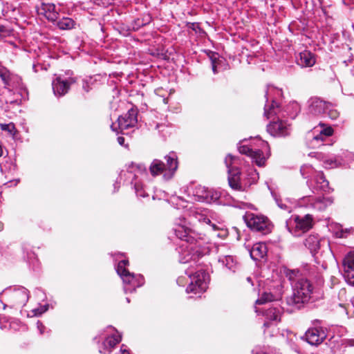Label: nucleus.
Returning a JSON list of instances; mask_svg holds the SVG:
<instances>
[{
  "mask_svg": "<svg viewBox=\"0 0 354 354\" xmlns=\"http://www.w3.org/2000/svg\"><path fill=\"white\" fill-rule=\"evenodd\" d=\"M322 289H292V293L286 297L287 304L291 310L301 308L304 304L322 298Z\"/></svg>",
  "mask_w": 354,
  "mask_h": 354,
  "instance_id": "obj_1",
  "label": "nucleus"
},
{
  "mask_svg": "<svg viewBox=\"0 0 354 354\" xmlns=\"http://www.w3.org/2000/svg\"><path fill=\"white\" fill-rule=\"evenodd\" d=\"M167 164L162 160L154 159L149 166V171L153 176L163 174V177L169 180L171 178L178 168L177 156L174 153H170L165 157Z\"/></svg>",
  "mask_w": 354,
  "mask_h": 354,
  "instance_id": "obj_2",
  "label": "nucleus"
},
{
  "mask_svg": "<svg viewBox=\"0 0 354 354\" xmlns=\"http://www.w3.org/2000/svg\"><path fill=\"white\" fill-rule=\"evenodd\" d=\"M247 226L253 231L268 234L271 232V223L269 219L263 215H258L247 212L243 216Z\"/></svg>",
  "mask_w": 354,
  "mask_h": 354,
  "instance_id": "obj_3",
  "label": "nucleus"
},
{
  "mask_svg": "<svg viewBox=\"0 0 354 354\" xmlns=\"http://www.w3.org/2000/svg\"><path fill=\"white\" fill-rule=\"evenodd\" d=\"M313 218L310 214L304 216H295L294 217V226H291V221L286 223L288 231L295 236L308 231L313 227Z\"/></svg>",
  "mask_w": 354,
  "mask_h": 354,
  "instance_id": "obj_4",
  "label": "nucleus"
},
{
  "mask_svg": "<svg viewBox=\"0 0 354 354\" xmlns=\"http://www.w3.org/2000/svg\"><path fill=\"white\" fill-rule=\"evenodd\" d=\"M128 261L122 260L119 261L117 266V272L120 276L124 283L127 285H131L134 288L140 287L144 285L145 279L142 276H136L126 269Z\"/></svg>",
  "mask_w": 354,
  "mask_h": 354,
  "instance_id": "obj_5",
  "label": "nucleus"
},
{
  "mask_svg": "<svg viewBox=\"0 0 354 354\" xmlns=\"http://www.w3.org/2000/svg\"><path fill=\"white\" fill-rule=\"evenodd\" d=\"M283 274L288 279L292 288H311L313 284L305 275L297 269H288L285 268Z\"/></svg>",
  "mask_w": 354,
  "mask_h": 354,
  "instance_id": "obj_6",
  "label": "nucleus"
},
{
  "mask_svg": "<svg viewBox=\"0 0 354 354\" xmlns=\"http://www.w3.org/2000/svg\"><path fill=\"white\" fill-rule=\"evenodd\" d=\"M137 111L131 109L124 115L120 116L118 119V127L115 124L111 126L113 131H117L119 129L121 131L128 129L130 127H134L137 122Z\"/></svg>",
  "mask_w": 354,
  "mask_h": 354,
  "instance_id": "obj_7",
  "label": "nucleus"
},
{
  "mask_svg": "<svg viewBox=\"0 0 354 354\" xmlns=\"http://www.w3.org/2000/svg\"><path fill=\"white\" fill-rule=\"evenodd\" d=\"M109 329L110 335H108L100 347L99 351L102 354H110L115 346L122 339L121 335L114 328L109 327Z\"/></svg>",
  "mask_w": 354,
  "mask_h": 354,
  "instance_id": "obj_8",
  "label": "nucleus"
},
{
  "mask_svg": "<svg viewBox=\"0 0 354 354\" xmlns=\"http://www.w3.org/2000/svg\"><path fill=\"white\" fill-rule=\"evenodd\" d=\"M267 131L273 136H286L290 133V125L286 121L278 119L267 126Z\"/></svg>",
  "mask_w": 354,
  "mask_h": 354,
  "instance_id": "obj_9",
  "label": "nucleus"
},
{
  "mask_svg": "<svg viewBox=\"0 0 354 354\" xmlns=\"http://www.w3.org/2000/svg\"><path fill=\"white\" fill-rule=\"evenodd\" d=\"M342 266L348 283L354 286V248L345 256Z\"/></svg>",
  "mask_w": 354,
  "mask_h": 354,
  "instance_id": "obj_10",
  "label": "nucleus"
},
{
  "mask_svg": "<svg viewBox=\"0 0 354 354\" xmlns=\"http://www.w3.org/2000/svg\"><path fill=\"white\" fill-rule=\"evenodd\" d=\"M190 285L196 288H207L210 283V275L205 270H199L189 275Z\"/></svg>",
  "mask_w": 354,
  "mask_h": 354,
  "instance_id": "obj_11",
  "label": "nucleus"
},
{
  "mask_svg": "<svg viewBox=\"0 0 354 354\" xmlns=\"http://www.w3.org/2000/svg\"><path fill=\"white\" fill-rule=\"evenodd\" d=\"M326 337V335L324 330L320 328H310L305 334V338L307 342L315 346L320 344Z\"/></svg>",
  "mask_w": 354,
  "mask_h": 354,
  "instance_id": "obj_12",
  "label": "nucleus"
},
{
  "mask_svg": "<svg viewBox=\"0 0 354 354\" xmlns=\"http://www.w3.org/2000/svg\"><path fill=\"white\" fill-rule=\"evenodd\" d=\"M196 194L203 201L209 203L217 201L221 196L218 192L202 186L196 189Z\"/></svg>",
  "mask_w": 354,
  "mask_h": 354,
  "instance_id": "obj_13",
  "label": "nucleus"
},
{
  "mask_svg": "<svg viewBox=\"0 0 354 354\" xmlns=\"http://www.w3.org/2000/svg\"><path fill=\"white\" fill-rule=\"evenodd\" d=\"M37 12L39 15L43 16L48 21H55L58 17V12L55 11V6L53 3H41L37 8Z\"/></svg>",
  "mask_w": 354,
  "mask_h": 354,
  "instance_id": "obj_14",
  "label": "nucleus"
},
{
  "mask_svg": "<svg viewBox=\"0 0 354 354\" xmlns=\"http://www.w3.org/2000/svg\"><path fill=\"white\" fill-rule=\"evenodd\" d=\"M74 82L72 78L63 80L61 77H57L52 83L54 93L59 96L65 95L68 91L71 84Z\"/></svg>",
  "mask_w": 354,
  "mask_h": 354,
  "instance_id": "obj_15",
  "label": "nucleus"
},
{
  "mask_svg": "<svg viewBox=\"0 0 354 354\" xmlns=\"http://www.w3.org/2000/svg\"><path fill=\"white\" fill-rule=\"evenodd\" d=\"M309 111L314 115H321L326 113L328 102L318 97H312L309 101Z\"/></svg>",
  "mask_w": 354,
  "mask_h": 354,
  "instance_id": "obj_16",
  "label": "nucleus"
},
{
  "mask_svg": "<svg viewBox=\"0 0 354 354\" xmlns=\"http://www.w3.org/2000/svg\"><path fill=\"white\" fill-rule=\"evenodd\" d=\"M176 236L180 240L189 243L194 242V238L192 236V230L183 225H177L174 229Z\"/></svg>",
  "mask_w": 354,
  "mask_h": 354,
  "instance_id": "obj_17",
  "label": "nucleus"
},
{
  "mask_svg": "<svg viewBox=\"0 0 354 354\" xmlns=\"http://www.w3.org/2000/svg\"><path fill=\"white\" fill-rule=\"evenodd\" d=\"M316 62L315 55L308 50H304L299 53V59L297 63L302 67L313 66Z\"/></svg>",
  "mask_w": 354,
  "mask_h": 354,
  "instance_id": "obj_18",
  "label": "nucleus"
},
{
  "mask_svg": "<svg viewBox=\"0 0 354 354\" xmlns=\"http://www.w3.org/2000/svg\"><path fill=\"white\" fill-rule=\"evenodd\" d=\"M267 246L263 243H257L250 250V256L254 260H260L267 254Z\"/></svg>",
  "mask_w": 354,
  "mask_h": 354,
  "instance_id": "obj_19",
  "label": "nucleus"
},
{
  "mask_svg": "<svg viewBox=\"0 0 354 354\" xmlns=\"http://www.w3.org/2000/svg\"><path fill=\"white\" fill-rule=\"evenodd\" d=\"M304 245L311 253L317 252L320 247V239L317 234H310L305 239Z\"/></svg>",
  "mask_w": 354,
  "mask_h": 354,
  "instance_id": "obj_20",
  "label": "nucleus"
},
{
  "mask_svg": "<svg viewBox=\"0 0 354 354\" xmlns=\"http://www.w3.org/2000/svg\"><path fill=\"white\" fill-rule=\"evenodd\" d=\"M219 261L224 264L230 270L235 272L239 270V265L232 256H225L219 259Z\"/></svg>",
  "mask_w": 354,
  "mask_h": 354,
  "instance_id": "obj_21",
  "label": "nucleus"
},
{
  "mask_svg": "<svg viewBox=\"0 0 354 354\" xmlns=\"http://www.w3.org/2000/svg\"><path fill=\"white\" fill-rule=\"evenodd\" d=\"M259 297L256 301L257 304H263L266 302L272 301L277 300L279 298V296H275L271 293L270 289L263 291L262 292H259Z\"/></svg>",
  "mask_w": 354,
  "mask_h": 354,
  "instance_id": "obj_22",
  "label": "nucleus"
},
{
  "mask_svg": "<svg viewBox=\"0 0 354 354\" xmlns=\"http://www.w3.org/2000/svg\"><path fill=\"white\" fill-rule=\"evenodd\" d=\"M0 78L1 79L5 88L12 86V80L13 75L6 69H0Z\"/></svg>",
  "mask_w": 354,
  "mask_h": 354,
  "instance_id": "obj_23",
  "label": "nucleus"
},
{
  "mask_svg": "<svg viewBox=\"0 0 354 354\" xmlns=\"http://www.w3.org/2000/svg\"><path fill=\"white\" fill-rule=\"evenodd\" d=\"M57 27L61 30H71L74 28L75 21L68 17H63L57 23Z\"/></svg>",
  "mask_w": 354,
  "mask_h": 354,
  "instance_id": "obj_24",
  "label": "nucleus"
},
{
  "mask_svg": "<svg viewBox=\"0 0 354 354\" xmlns=\"http://www.w3.org/2000/svg\"><path fill=\"white\" fill-rule=\"evenodd\" d=\"M228 183L230 187L236 191H243V187L240 183L239 177L236 175L230 176Z\"/></svg>",
  "mask_w": 354,
  "mask_h": 354,
  "instance_id": "obj_25",
  "label": "nucleus"
},
{
  "mask_svg": "<svg viewBox=\"0 0 354 354\" xmlns=\"http://www.w3.org/2000/svg\"><path fill=\"white\" fill-rule=\"evenodd\" d=\"M333 133V129L330 127H325L322 129L319 133L314 137L315 140L324 141L326 138L331 136Z\"/></svg>",
  "mask_w": 354,
  "mask_h": 354,
  "instance_id": "obj_26",
  "label": "nucleus"
},
{
  "mask_svg": "<svg viewBox=\"0 0 354 354\" xmlns=\"http://www.w3.org/2000/svg\"><path fill=\"white\" fill-rule=\"evenodd\" d=\"M250 157L254 160L256 164L259 166H263L265 163V158L262 151L254 150Z\"/></svg>",
  "mask_w": 354,
  "mask_h": 354,
  "instance_id": "obj_27",
  "label": "nucleus"
},
{
  "mask_svg": "<svg viewBox=\"0 0 354 354\" xmlns=\"http://www.w3.org/2000/svg\"><path fill=\"white\" fill-rule=\"evenodd\" d=\"M328 115L330 119L335 120L339 115V111L335 108L334 105L328 102L326 108V113H324Z\"/></svg>",
  "mask_w": 354,
  "mask_h": 354,
  "instance_id": "obj_28",
  "label": "nucleus"
},
{
  "mask_svg": "<svg viewBox=\"0 0 354 354\" xmlns=\"http://www.w3.org/2000/svg\"><path fill=\"white\" fill-rule=\"evenodd\" d=\"M266 317L272 321H280V310L277 308H270L266 314Z\"/></svg>",
  "mask_w": 354,
  "mask_h": 354,
  "instance_id": "obj_29",
  "label": "nucleus"
},
{
  "mask_svg": "<svg viewBox=\"0 0 354 354\" xmlns=\"http://www.w3.org/2000/svg\"><path fill=\"white\" fill-rule=\"evenodd\" d=\"M192 215L199 222H203L205 224H210L211 223L210 219L205 214L198 211H192Z\"/></svg>",
  "mask_w": 354,
  "mask_h": 354,
  "instance_id": "obj_30",
  "label": "nucleus"
},
{
  "mask_svg": "<svg viewBox=\"0 0 354 354\" xmlns=\"http://www.w3.org/2000/svg\"><path fill=\"white\" fill-rule=\"evenodd\" d=\"M0 127L2 131H8L11 135H15L17 132L15 126L12 122L9 124H0Z\"/></svg>",
  "mask_w": 354,
  "mask_h": 354,
  "instance_id": "obj_31",
  "label": "nucleus"
},
{
  "mask_svg": "<svg viewBox=\"0 0 354 354\" xmlns=\"http://www.w3.org/2000/svg\"><path fill=\"white\" fill-rule=\"evenodd\" d=\"M203 256V252L199 248H196L193 250L192 255V260L194 261H197Z\"/></svg>",
  "mask_w": 354,
  "mask_h": 354,
  "instance_id": "obj_32",
  "label": "nucleus"
},
{
  "mask_svg": "<svg viewBox=\"0 0 354 354\" xmlns=\"http://www.w3.org/2000/svg\"><path fill=\"white\" fill-rule=\"evenodd\" d=\"M239 151L241 153L245 154L250 157L254 150L246 145H242L239 147Z\"/></svg>",
  "mask_w": 354,
  "mask_h": 354,
  "instance_id": "obj_33",
  "label": "nucleus"
},
{
  "mask_svg": "<svg viewBox=\"0 0 354 354\" xmlns=\"http://www.w3.org/2000/svg\"><path fill=\"white\" fill-rule=\"evenodd\" d=\"M48 308V305H44L39 308L33 309L32 310V313H33V315H35V316H39L41 314H43L44 313H45L46 311H47Z\"/></svg>",
  "mask_w": 354,
  "mask_h": 354,
  "instance_id": "obj_34",
  "label": "nucleus"
},
{
  "mask_svg": "<svg viewBox=\"0 0 354 354\" xmlns=\"http://www.w3.org/2000/svg\"><path fill=\"white\" fill-rule=\"evenodd\" d=\"M204 290L205 289H194V288H192V289H186V293L187 295H189L191 293L194 294V295H198V294H202L204 292Z\"/></svg>",
  "mask_w": 354,
  "mask_h": 354,
  "instance_id": "obj_35",
  "label": "nucleus"
},
{
  "mask_svg": "<svg viewBox=\"0 0 354 354\" xmlns=\"http://www.w3.org/2000/svg\"><path fill=\"white\" fill-rule=\"evenodd\" d=\"M10 35L9 30L2 25H0V37H5Z\"/></svg>",
  "mask_w": 354,
  "mask_h": 354,
  "instance_id": "obj_36",
  "label": "nucleus"
},
{
  "mask_svg": "<svg viewBox=\"0 0 354 354\" xmlns=\"http://www.w3.org/2000/svg\"><path fill=\"white\" fill-rule=\"evenodd\" d=\"M274 114H276V112L274 110L273 104L272 105V107L270 109V110H265V115L267 117L268 119L270 118Z\"/></svg>",
  "mask_w": 354,
  "mask_h": 354,
  "instance_id": "obj_37",
  "label": "nucleus"
},
{
  "mask_svg": "<svg viewBox=\"0 0 354 354\" xmlns=\"http://www.w3.org/2000/svg\"><path fill=\"white\" fill-rule=\"evenodd\" d=\"M232 159H233V157L230 154L226 156V158L225 159V162L227 167H229L231 165Z\"/></svg>",
  "mask_w": 354,
  "mask_h": 354,
  "instance_id": "obj_38",
  "label": "nucleus"
},
{
  "mask_svg": "<svg viewBox=\"0 0 354 354\" xmlns=\"http://www.w3.org/2000/svg\"><path fill=\"white\" fill-rule=\"evenodd\" d=\"M351 230L350 229H346L345 230H342L339 233V237L340 238H346V235L345 234H349Z\"/></svg>",
  "mask_w": 354,
  "mask_h": 354,
  "instance_id": "obj_39",
  "label": "nucleus"
},
{
  "mask_svg": "<svg viewBox=\"0 0 354 354\" xmlns=\"http://www.w3.org/2000/svg\"><path fill=\"white\" fill-rule=\"evenodd\" d=\"M121 354H130L129 349L127 346L122 344L120 348Z\"/></svg>",
  "mask_w": 354,
  "mask_h": 354,
  "instance_id": "obj_40",
  "label": "nucleus"
},
{
  "mask_svg": "<svg viewBox=\"0 0 354 354\" xmlns=\"http://www.w3.org/2000/svg\"><path fill=\"white\" fill-rule=\"evenodd\" d=\"M37 326L38 330H39L40 334H43L45 326L40 322H37Z\"/></svg>",
  "mask_w": 354,
  "mask_h": 354,
  "instance_id": "obj_41",
  "label": "nucleus"
},
{
  "mask_svg": "<svg viewBox=\"0 0 354 354\" xmlns=\"http://www.w3.org/2000/svg\"><path fill=\"white\" fill-rule=\"evenodd\" d=\"M325 165L327 166L333 167L334 165H335V162L333 160H325L324 161Z\"/></svg>",
  "mask_w": 354,
  "mask_h": 354,
  "instance_id": "obj_42",
  "label": "nucleus"
},
{
  "mask_svg": "<svg viewBox=\"0 0 354 354\" xmlns=\"http://www.w3.org/2000/svg\"><path fill=\"white\" fill-rule=\"evenodd\" d=\"M118 142L120 145H124V138L122 136L118 138Z\"/></svg>",
  "mask_w": 354,
  "mask_h": 354,
  "instance_id": "obj_43",
  "label": "nucleus"
},
{
  "mask_svg": "<svg viewBox=\"0 0 354 354\" xmlns=\"http://www.w3.org/2000/svg\"><path fill=\"white\" fill-rule=\"evenodd\" d=\"M212 59V71H213L214 73H216L217 70H216V66L214 62V59Z\"/></svg>",
  "mask_w": 354,
  "mask_h": 354,
  "instance_id": "obj_44",
  "label": "nucleus"
},
{
  "mask_svg": "<svg viewBox=\"0 0 354 354\" xmlns=\"http://www.w3.org/2000/svg\"><path fill=\"white\" fill-rule=\"evenodd\" d=\"M346 344L348 346H354V339L347 340Z\"/></svg>",
  "mask_w": 354,
  "mask_h": 354,
  "instance_id": "obj_45",
  "label": "nucleus"
},
{
  "mask_svg": "<svg viewBox=\"0 0 354 354\" xmlns=\"http://www.w3.org/2000/svg\"><path fill=\"white\" fill-rule=\"evenodd\" d=\"M148 21H149V19ZM148 22H149V21H147L146 23H140V19H138V20H137V21H136V23L138 24V25L139 26H144V25H145L146 24H147Z\"/></svg>",
  "mask_w": 354,
  "mask_h": 354,
  "instance_id": "obj_46",
  "label": "nucleus"
},
{
  "mask_svg": "<svg viewBox=\"0 0 354 354\" xmlns=\"http://www.w3.org/2000/svg\"><path fill=\"white\" fill-rule=\"evenodd\" d=\"M322 200H323L322 198H321L320 197H319V198H317L316 199V201H317V202H320V203H322Z\"/></svg>",
  "mask_w": 354,
  "mask_h": 354,
  "instance_id": "obj_47",
  "label": "nucleus"
},
{
  "mask_svg": "<svg viewBox=\"0 0 354 354\" xmlns=\"http://www.w3.org/2000/svg\"><path fill=\"white\" fill-rule=\"evenodd\" d=\"M351 302H352V304H353V305L354 306V297L351 299Z\"/></svg>",
  "mask_w": 354,
  "mask_h": 354,
  "instance_id": "obj_48",
  "label": "nucleus"
},
{
  "mask_svg": "<svg viewBox=\"0 0 354 354\" xmlns=\"http://www.w3.org/2000/svg\"><path fill=\"white\" fill-rule=\"evenodd\" d=\"M264 326H265V327H267V326H268V323H267V322H266V323L264 324Z\"/></svg>",
  "mask_w": 354,
  "mask_h": 354,
  "instance_id": "obj_49",
  "label": "nucleus"
},
{
  "mask_svg": "<svg viewBox=\"0 0 354 354\" xmlns=\"http://www.w3.org/2000/svg\"><path fill=\"white\" fill-rule=\"evenodd\" d=\"M344 312H345V313H346V315L348 314V312H347V310H344Z\"/></svg>",
  "mask_w": 354,
  "mask_h": 354,
  "instance_id": "obj_50",
  "label": "nucleus"
}]
</instances>
